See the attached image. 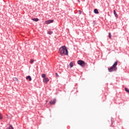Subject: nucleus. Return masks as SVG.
<instances>
[{"label": "nucleus", "mask_w": 129, "mask_h": 129, "mask_svg": "<svg viewBox=\"0 0 129 129\" xmlns=\"http://www.w3.org/2000/svg\"><path fill=\"white\" fill-rule=\"evenodd\" d=\"M58 52L61 56H63V55L68 56V50H67V47L65 46H61L59 48Z\"/></svg>", "instance_id": "nucleus-1"}, {"label": "nucleus", "mask_w": 129, "mask_h": 129, "mask_svg": "<svg viewBox=\"0 0 129 129\" xmlns=\"http://www.w3.org/2000/svg\"><path fill=\"white\" fill-rule=\"evenodd\" d=\"M117 61H116L110 68L108 69L109 72H112V71H116L117 68Z\"/></svg>", "instance_id": "nucleus-2"}, {"label": "nucleus", "mask_w": 129, "mask_h": 129, "mask_svg": "<svg viewBox=\"0 0 129 129\" xmlns=\"http://www.w3.org/2000/svg\"><path fill=\"white\" fill-rule=\"evenodd\" d=\"M78 64L81 66V67H85V65H86V63L84 62V61L82 60H79L77 61Z\"/></svg>", "instance_id": "nucleus-3"}, {"label": "nucleus", "mask_w": 129, "mask_h": 129, "mask_svg": "<svg viewBox=\"0 0 129 129\" xmlns=\"http://www.w3.org/2000/svg\"><path fill=\"white\" fill-rule=\"evenodd\" d=\"M55 103H56V99H55L51 100L49 102V104H50L51 105H52L53 104H55Z\"/></svg>", "instance_id": "nucleus-4"}, {"label": "nucleus", "mask_w": 129, "mask_h": 129, "mask_svg": "<svg viewBox=\"0 0 129 129\" xmlns=\"http://www.w3.org/2000/svg\"><path fill=\"white\" fill-rule=\"evenodd\" d=\"M54 22V20H48L45 21V24L46 25H49V24H51Z\"/></svg>", "instance_id": "nucleus-5"}, {"label": "nucleus", "mask_w": 129, "mask_h": 129, "mask_svg": "<svg viewBox=\"0 0 129 129\" xmlns=\"http://www.w3.org/2000/svg\"><path fill=\"white\" fill-rule=\"evenodd\" d=\"M48 82H49V79L48 78H44L43 79V82L44 83H48Z\"/></svg>", "instance_id": "nucleus-6"}, {"label": "nucleus", "mask_w": 129, "mask_h": 129, "mask_svg": "<svg viewBox=\"0 0 129 129\" xmlns=\"http://www.w3.org/2000/svg\"><path fill=\"white\" fill-rule=\"evenodd\" d=\"M94 14H99V12H98V10L95 9L94 10Z\"/></svg>", "instance_id": "nucleus-7"}, {"label": "nucleus", "mask_w": 129, "mask_h": 129, "mask_svg": "<svg viewBox=\"0 0 129 129\" xmlns=\"http://www.w3.org/2000/svg\"><path fill=\"white\" fill-rule=\"evenodd\" d=\"M26 79L28 80L29 79V81H32V78H31V76H28L26 77Z\"/></svg>", "instance_id": "nucleus-8"}, {"label": "nucleus", "mask_w": 129, "mask_h": 129, "mask_svg": "<svg viewBox=\"0 0 129 129\" xmlns=\"http://www.w3.org/2000/svg\"><path fill=\"white\" fill-rule=\"evenodd\" d=\"M32 21H34V22H38L39 21V19H38V18H33V19H32Z\"/></svg>", "instance_id": "nucleus-9"}, {"label": "nucleus", "mask_w": 129, "mask_h": 129, "mask_svg": "<svg viewBox=\"0 0 129 129\" xmlns=\"http://www.w3.org/2000/svg\"><path fill=\"white\" fill-rule=\"evenodd\" d=\"M69 66H70V68H72V67H73V62H72V61L71 62Z\"/></svg>", "instance_id": "nucleus-10"}, {"label": "nucleus", "mask_w": 129, "mask_h": 129, "mask_svg": "<svg viewBox=\"0 0 129 129\" xmlns=\"http://www.w3.org/2000/svg\"><path fill=\"white\" fill-rule=\"evenodd\" d=\"M114 15L116 18H117V14H116V12H115V10L113 11Z\"/></svg>", "instance_id": "nucleus-11"}, {"label": "nucleus", "mask_w": 129, "mask_h": 129, "mask_svg": "<svg viewBox=\"0 0 129 129\" xmlns=\"http://www.w3.org/2000/svg\"><path fill=\"white\" fill-rule=\"evenodd\" d=\"M125 91H126V92L127 93H129V89L126 88H125Z\"/></svg>", "instance_id": "nucleus-12"}, {"label": "nucleus", "mask_w": 129, "mask_h": 129, "mask_svg": "<svg viewBox=\"0 0 129 129\" xmlns=\"http://www.w3.org/2000/svg\"><path fill=\"white\" fill-rule=\"evenodd\" d=\"M41 77H42V78H45V77H46V75L45 74H42Z\"/></svg>", "instance_id": "nucleus-13"}, {"label": "nucleus", "mask_w": 129, "mask_h": 129, "mask_svg": "<svg viewBox=\"0 0 129 129\" xmlns=\"http://www.w3.org/2000/svg\"><path fill=\"white\" fill-rule=\"evenodd\" d=\"M30 63H31V64H33V63H34V59H31L30 60Z\"/></svg>", "instance_id": "nucleus-14"}, {"label": "nucleus", "mask_w": 129, "mask_h": 129, "mask_svg": "<svg viewBox=\"0 0 129 129\" xmlns=\"http://www.w3.org/2000/svg\"><path fill=\"white\" fill-rule=\"evenodd\" d=\"M48 34H49V35H52V34H53V32L52 31H49L48 32Z\"/></svg>", "instance_id": "nucleus-15"}, {"label": "nucleus", "mask_w": 129, "mask_h": 129, "mask_svg": "<svg viewBox=\"0 0 129 129\" xmlns=\"http://www.w3.org/2000/svg\"><path fill=\"white\" fill-rule=\"evenodd\" d=\"M108 36H109V39H110V38H111V33H109V34H108Z\"/></svg>", "instance_id": "nucleus-16"}, {"label": "nucleus", "mask_w": 129, "mask_h": 129, "mask_svg": "<svg viewBox=\"0 0 129 129\" xmlns=\"http://www.w3.org/2000/svg\"><path fill=\"white\" fill-rule=\"evenodd\" d=\"M13 80L14 81H18V80L17 78H14Z\"/></svg>", "instance_id": "nucleus-17"}, {"label": "nucleus", "mask_w": 129, "mask_h": 129, "mask_svg": "<svg viewBox=\"0 0 129 129\" xmlns=\"http://www.w3.org/2000/svg\"><path fill=\"white\" fill-rule=\"evenodd\" d=\"M9 129H14V127H13V126H12V125H11L9 127Z\"/></svg>", "instance_id": "nucleus-18"}, {"label": "nucleus", "mask_w": 129, "mask_h": 129, "mask_svg": "<svg viewBox=\"0 0 129 129\" xmlns=\"http://www.w3.org/2000/svg\"><path fill=\"white\" fill-rule=\"evenodd\" d=\"M0 119H3V115L0 113Z\"/></svg>", "instance_id": "nucleus-19"}, {"label": "nucleus", "mask_w": 129, "mask_h": 129, "mask_svg": "<svg viewBox=\"0 0 129 129\" xmlns=\"http://www.w3.org/2000/svg\"><path fill=\"white\" fill-rule=\"evenodd\" d=\"M55 76L56 77H59V75H58V73H55Z\"/></svg>", "instance_id": "nucleus-20"}, {"label": "nucleus", "mask_w": 129, "mask_h": 129, "mask_svg": "<svg viewBox=\"0 0 129 129\" xmlns=\"http://www.w3.org/2000/svg\"><path fill=\"white\" fill-rule=\"evenodd\" d=\"M78 12H79V15H81V13H82L81 11L79 10Z\"/></svg>", "instance_id": "nucleus-21"}, {"label": "nucleus", "mask_w": 129, "mask_h": 129, "mask_svg": "<svg viewBox=\"0 0 129 129\" xmlns=\"http://www.w3.org/2000/svg\"><path fill=\"white\" fill-rule=\"evenodd\" d=\"M48 102V100L46 101V103H47Z\"/></svg>", "instance_id": "nucleus-22"}, {"label": "nucleus", "mask_w": 129, "mask_h": 129, "mask_svg": "<svg viewBox=\"0 0 129 129\" xmlns=\"http://www.w3.org/2000/svg\"><path fill=\"white\" fill-rule=\"evenodd\" d=\"M79 3H80V0H78Z\"/></svg>", "instance_id": "nucleus-23"}]
</instances>
